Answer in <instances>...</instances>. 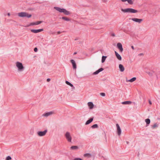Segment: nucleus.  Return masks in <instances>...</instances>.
<instances>
[{"mask_svg":"<svg viewBox=\"0 0 160 160\" xmlns=\"http://www.w3.org/2000/svg\"><path fill=\"white\" fill-rule=\"evenodd\" d=\"M62 18L64 20H65V21H69L70 20V19L68 18H67V17H63Z\"/></svg>","mask_w":160,"mask_h":160,"instance_id":"obj_26","label":"nucleus"},{"mask_svg":"<svg viewBox=\"0 0 160 160\" xmlns=\"http://www.w3.org/2000/svg\"><path fill=\"white\" fill-rule=\"evenodd\" d=\"M127 143L128 144V142H127Z\"/></svg>","mask_w":160,"mask_h":160,"instance_id":"obj_44","label":"nucleus"},{"mask_svg":"<svg viewBox=\"0 0 160 160\" xmlns=\"http://www.w3.org/2000/svg\"><path fill=\"white\" fill-rule=\"evenodd\" d=\"M100 95L103 97L105 96L106 94L105 93L101 92L100 93Z\"/></svg>","mask_w":160,"mask_h":160,"instance_id":"obj_31","label":"nucleus"},{"mask_svg":"<svg viewBox=\"0 0 160 160\" xmlns=\"http://www.w3.org/2000/svg\"><path fill=\"white\" fill-rule=\"evenodd\" d=\"M54 8L57 11L59 12H60L63 13L66 15H68L70 14L69 12L67 10L64 8H61L59 7H54Z\"/></svg>","mask_w":160,"mask_h":160,"instance_id":"obj_1","label":"nucleus"},{"mask_svg":"<svg viewBox=\"0 0 160 160\" xmlns=\"http://www.w3.org/2000/svg\"><path fill=\"white\" fill-rule=\"evenodd\" d=\"M53 113L52 112H46L45 113L42 115V116H44L45 117H47L51 115H52Z\"/></svg>","mask_w":160,"mask_h":160,"instance_id":"obj_14","label":"nucleus"},{"mask_svg":"<svg viewBox=\"0 0 160 160\" xmlns=\"http://www.w3.org/2000/svg\"><path fill=\"white\" fill-rule=\"evenodd\" d=\"M93 118H91L88 120L85 123L86 125H88L93 120Z\"/></svg>","mask_w":160,"mask_h":160,"instance_id":"obj_16","label":"nucleus"},{"mask_svg":"<svg viewBox=\"0 0 160 160\" xmlns=\"http://www.w3.org/2000/svg\"><path fill=\"white\" fill-rule=\"evenodd\" d=\"M74 160H83V159L80 158H75Z\"/></svg>","mask_w":160,"mask_h":160,"instance_id":"obj_32","label":"nucleus"},{"mask_svg":"<svg viewBox=\"0 0 160 160\" xmlns=\"http://www.w3.org/2000/svg\"><path fill=\"white\" fill-rule=\"evenodd\" d=\"M47 132V130H45L43 131H38L37 132L38 135L39 136H44Z\"/></svg>","mask_w":160,"mask_h":160,"instance_id":"obj_6","label":"nucleus"},{"mask_svg":"<svg viewBox=\"0 0 160 160\" xmlns=\"http://www.w3.org/2000/svg\"><path fill=\"white\" fill-rule=\"evenodd\" d=\"M107 57L105 56H102V61H101L102 63H103L105 62Z\"/></svg>","mask_w":160,"mask_h":160,"instance_id":"obj_24","label":"nucleus"},{"mask_svg":"<svg viewBox=\"0 0 160 160\" xmlns=\"http://www.w3.org/2000/svg\"><path fill=\"white\" fill-rule=\"evenodd\" d=\"M150 75V72H148V73Z\"/></svg>","mask_w":160,"mask_h":160,"instance_id":"obj_42","label":"nucleus"},{"mask_svg":"<svg viewBox=\"0 0 160 160\" xmlns=\"http://www.w3.org/2000/svg\"><path fill=\"white\" fill-rule=\"evenodd\" d=\"M84 157H91L92 156V155L90 153H86L84 154Z\"/></svg>","mask_w":160,"mask_h":160,"instance_id":"obj_28","label":"nucleus"},{"mask_svg":"<svg viewBox=\"0 0 160 160\" xmlns=\"http://www.w3.org/2000/svg\"><path fill=\"white\" fill-rule=\"evenodd\" d=\"M91 127L92 128H97L98 127V124H95L92 125Z\"/></svg>","mask_w":160,"mask_h":160,"instance_id":"obj_29","label":"nucleus"},{"mask_svg":"<svg viewBox=\"0 0 160 160\" xmlns=\"http://www.w3.org/2000/svg\"><path fill=\"white\" fill-rule=\"evenodd\" d=\"M111 35L113 37H115V35L114 33H112Z\"/></svg>","mask_w":160,"mask_h":160,"instance_id":"obj_34","label":"nucleus"},{"mask_svg":"<svg viewBox=\"0 0 160 160\" xmlns=\"http://www.w3.org/2000/svg\"><path fill=\"white\" fill-rule=\"evenodd\" d=\"M71 62L72 64V65L73 69H76V68H77V66H76V63H75V61L73 59H71Z\"/></svg>","mask_w":160,"mask_h":160,"instance_id":"obj_13","label":"nucleus"},{"mask_svg":"<svg viewBox=\"0 0 160 160\" xmlns=\"http://www.w3.org/2000/svg\"><path fill=\"white\" fill-rule=\"evenodd\" d=\"M103 70V69L102 68H100L98 70L96 71L93 73V75H97L99 73L101 72Z\"/></svg>","mask_w":160,"mask_h":160,"instance_id":"obj_11","label":"nucleus"},{"mask_svg":"<svg viewBox=\"0 0 160 160\" xmlns=\"http://www.w3.org/2000/svg\"><path fill=\"white\" fill-rule=\"evenodd\" d=\"M12 159V158L11 156H7L6 158V160H10Z\"/></svg>","mask_w":160,"mask_h":160,"instance_id":"obj_30","label":"nucleus"},{"mask_svg":"<svg viewBox=\"0 0 160 160\" xmlns=\"http://www.w3.org/2000/svg\"><path fill=\"white\" fill-rule=\"evenodd\" d=\"M8 16H9L10 15V13H8Z\"/></svg>","mask_w":160,"mask_h":160,"instance_id":"obj_41","label":"nucleus"},{"mask_svg":"<svg viewBox=\"0 0 160 160\" xmlns=\"http://www.w3.org/2000/svg\"><path fill=\"white\" fill-rule=\"evenodd\" d=\"M65 136L68 142H71L72 138L70 132H67L65 134Z\"/></svg>","mask_w":160,"mask_h":160,"instance_id":"obj_5","label":"nucleus"},{"mask_svg":"<svg viewBox=\"0 0 160 160\" xmlns=\"http://www.w3.org/2000/svg\"><path fill=\"white\" fill-rule=\"evenodd\" d=\"M132 20L133 21H134L136 22H138L139 23H140L142 21V19H138L137 18H132Z\"/></svg>","mask_w":160,"mask_h":160,"instance_id":"obj_9","label":"nucleus"},{"mask_svg":"<svg viewBox=\"0 0 160 160\" xmlns=\"http://www.w3.org/2000/svg\"><path fill=\"white\" fill-rule=\"evenodd\" d=\"M122 11L123 12H129L131 13H135L138 12L137 10H135L132 8H127L125 9L122 8L121 9Z\"/></svg>","mask_w":160,"mask_h":160,"instance_id":"obj_2","label":"nucleus"},{"mask_svg":"<svg viewBox=\"0 0 160 160\" xmlns=\"http://www.w3.org/2000/svg\"><path fill=\"white\" fill-rule=\"evenodd\" d=\"M16 65L19 71L21 72L24 70V67L21 62H17L16 63Z\"/></svg>","mask_w":160,"mask_h":160,"instance_id":"obj_4","label":"nucleus"},{"mask_svg":"<svg viewBox=\"0 0 160 160\" xmlns=\"http://www.w3.org/2000/svg\"><path fill=\"white\" fill-rule=\"evenodd\" d=\"M43 31V29H31V32L36 33L41 32Z\"/></svg>","mask_w":160,"mask_h":160,"instance_id":"obj_8","label":"nucleus"},{"mask_svg":"<svg viewBox=\"0 0 160 160\" xmlns=\"http://www.w3.org/2000/svg\"><path fill=\"white\" fill-rule=\"evenodd\" d=\"M139 55L141 56V55H143V54L142 53H140Z\"/></svg>","mask_w":160,"mask_h":160,"instance_id":"obj_39","label":"nucleus"},{"mask_svg":"<svg viewBox=\"0 0 160 160\" xmlns=\"http://www.w3.org/2000/svg\"><path fill=\"white\" fill-rule=\"evenodd\" d=\"M149 103L151 105L152 104L151 101L150 100H149Z\"/></svg>","mask_w":160,"mask_h":160,"instance_id":"obj_35","label":"nucleus"},{"mask_svg":"<svg viewBox=\"0 0 160 160\" xmlns=\"http://www.w3.org/2000/svg\"><path fill=\"white\" fill-rule=\"evenodd\" d=\"M66 83L67 85H69V86H70L71 87H73V85L72 83H71L70 82H69L68 81H66Z\"/></svg>","mask_w":160,"mask_h":160,"instance_id":"obj_25","label":"nucleus"},{"mask_svg":"<svg viewBox=\"0 0 160 160\" xmlns=\"http://www.w3.org/2000/svg\"><path fill=\"white\" fill-rule=\"evenodd\" d=\"M115 53L117 59L119 60H122L121 56L116 51H115Z\"/></svg>","mask_w":160,"mask_h":160,"instance_id":"obj_12","label":"nucleus"},{"mask_svg":"<svg viewBox=\"0 0 160 160\" xmlns=\"http://www.w3.org/2000/svg\"><path fill=\"white\" fill-rule=\"evenodd\" d=\"M131 48H132L133 50H134V47L133 46H131Z\"/></svg>","mask_w":160,"mask_h":160,"instance_id":"obj_37","label":"nucleus"},{"mask_svg":"<svg viewBox=\"0 0 160 160\" xmlns=\"http://www.w3.org/2000/svg\"><path fill=\"white\" fill-rule=\"evenodd\" d=\"M47 82H49L50 81V78H48L47 79Z\"/></svg>","mask_w":160,"mask_h":160,"instance_id":"obj_36","label":"nucleus"},{"mask_svg":"<svg viewBox=\"0 0 160 160\" xmlns=\"http://www.w3.org/2000/svg\"><path fill=\"white\" fill-rule=\"evenodd\" d=\"M18 16L21 17H26L28 18L31 17L32 16V15L30 14H28L27 13L25 12H19L18 14Z\"/></svg>","mask_w":160,"mask_h":160,"instance_id":"obj_3","label":"nucleus"},{"mask_svg":"<svg viewBox=\"0 0 160 160\" xmlns=\"http://www.w3.org/2000/svg\"><path fill=\"white\" fill-rule=\"evenodd\" d=\"M61 33V32H60V31H58V32H57V33L58 34H60V33Z\"/></svg>","mask_w":160,"mask_h":160,"instance_id":"obj_38","label":"nucleus"},{"mask_svg":"<svg viewBox=\"0 0 160 160\" xmlns=\"http://www.w3.org/2000/svg\"><path fill=\"white\" fill-rule=\"evenodd\" d=\"M119 68L120 69V70L121 72H123L124 71V67L123 66L122 64H120L119 65Z\"/></svg>","mask_w":160,"mask_h":160,"instance_id":"obj_17","label":"nucleus"},{"mask_svg":"<svg viewBox=\"0 0 160 160\" xmlns=\"http://www.w3.org/2000/svg\"><path fill=\"white\" fill-rule=\"evenodd\" d=\"M88 106L89 107L90 109H92L93 107V103L92 102H89L88 103Z\"/></svg>","mask_w":160,"mask_h":160,"instance_id":"obj_18","label":"nucleus"},{"mask_svg":"<svg viewBox=\"0 0 160 160\" xmlns=\"http://www.w3.org/2000/svg\"><path fill=\"white\" fill-rule=\"evenodd\" d=\"M78 148V147L77 146H73L70 147L71 149L72 150H76Z\"/></svg>","mask_w":160,"mask_h":160,"instance_id":"obj_23","label":"nucleus"},{"mask_svg":"<svg viewBox=\"0 0 160 160\" xmlns=\"http://www.w3.org/2000/svg\"><path fill=\"white\" fill-rule=\"evenodd\" d=\"M117 47L120 50V52H122L123 50L122 45L120 43H118L117 44Z\"/></svg>","mask_w":160,"mask_h":160,"instance_id":"obj_7","label":"nucleus"},{"mask_svg":"<svg viewBox=\"0 0 160 160\" xmlns=\"http://www.w3.org/2000/svg\"><path fill=\"white\" fill-rule=\"evenodd\" d=\"M145 121L146 123V126L147 127L148 126L150 123V119L149 118L146 119H145Z\"/></svg>","mask_w":160,"mask_h":160,"instance_id":"obj_20","label":"nucleus"},{"mask_svg":"<svg viewBox=\"0 0 160 160\" xmlns=\"http://www.w3.org/2000/svg\"><path fill=\"white\" fill-rule=\"evenodd\" d=\"M116 125V127L117 128V132H118V134L119 135H121V129L118 124H117Z\"/></svg>","mask_w":160,"mask_h":160,"instance_id":"obj_10","label":"nucleus"},{"mask_svg":"<svg viewBox=\"0 0 160 160\" xmlns=\"http://www.w3.org/2000/svg\"><path fill=\"white\" fill-rule=\"evenodd\" d=\"M121 1L123 2L127 1L128 3L130 4H132L133 2L132 0H121Z\"/></svg>","mask_w":160,"mask_h":160,"instance_id":"obj_19","label":"nucleus"},{"mask_svg":"<svg viewBox=\"0 0 160 160\" xmlns=\"http://www.w3.org/2000/svg\"><path fill=\"white\" fill-rule=\"evenodd\" d=\"M78 40V39H75V40Z\"/></svg>","mask_w":160,"mask_h":160,"instance_id":"obj_43","label":"nucleus"},{"mask_svg":"<svg viewBox=\"0 0 160 160\" xmlns=\"http://www.w3.org/2000/svg\"><path fill=\"white\" fill-rule=\"evenodd\" d=\"M42 22V21H37L36 22H33L31 23L30 24V25H38L40 23H41Z\"/></svg>","mask_w":160,"mask_h":160,"instance_id":"obj_15","label":"nucleus"},{"mask_svg":"<svg viewBox=\"0 0 160 160\" xmlns=\"http://www.w3.org/2000/svg\"><path fill=\"white\" fill-rule=\"evenodd\" d=\"M77 53V52H75L73 54H74V55H75V54H76Z\"/></svg>","mask_w":160,"mask_h":160,"instance_id":"obj_40","label":"nucleus"},{"mask_svg":"<svg viewBox=\"0 0 160 160\" xmlns=\"http://www.w3.org/2000/svg\"><path fill=\"white\" fill-rule=\"evenodd\" d=\"M136 79V77H133L131 79L128 80V81L130 82H132L135 81Z\"/></svg>","mask_w":160,"mask_h":160,"instance_id":"obj_22","label":"nucleus"},{"mask_svg":"<svg viewBox=\"0 0 160 160\" xmlns=\"http://www.w3.org/2000/svg\"><path fill=\"white\" fill-rule=\"evenodd\" d=\"M158 126L157 123H155L153 125L151 126V127L152 129H154L156 127H158Z\"/></svg>","mask_w":160,"mask_h":160,"instance_id":"obj_27","label":"nucleus"},{"mask_svg":"<svg viewBox=\"0 0 160 160\" xmlns=\"http://www.w3.org/2000/svg\"><path fill=\"white\" fill-rule=\"evenodd\" d=\"M38 49L37 48H35L34 49V51L35 52H36L38 51Z\"/></svg>","mask_w":160,"mask_h":160,"instance_id":"obj_33","label":"nucleus"},{"mask_svg":"<svg viewBox=\"0 0 160 160\" xmlns=\"http://www.w3.org/2000/svg\"><path fill=\"white\" fill-rule=\"evenodd\" d=\"M122 104H128L129 105L132 103V102L130 101H126L122 102Z\"/></svg>","mask_w":160,"mask_h":160,"instance_id":"obj_21","label":"nucleus"}]
</instances>
